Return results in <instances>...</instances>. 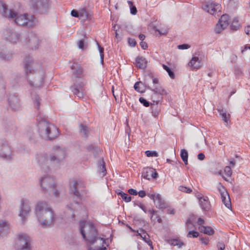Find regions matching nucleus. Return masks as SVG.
<instances>
[{
	"label": "nucleus",
	"instance_id": "obj_8",
	"mask_svg": "<svg viewBox=\"0 0 250 250\" xmlns=\"http://www.w3.org/2000/svg\"><path fill=\"white\" fill-rule=\"evenodd\" d=\"M70 191L74 195V200L76 204H79L83 195L86 193L84 190V185L81 181H74L70 185Z\"/></svg>",
	"mask_w": 250,
	"mask_h": 250
},
{
	"label": "nucleus",
	"instance_id": "obj_24",
	"mask_svg": "<svg viewBox=\"0 0 250 250\" xmlns=\"http://www.w3.org/2000/svg\"><path fill=\"white\" fill-rule=\"evenodd\" d=\"M136 66L140 69H145L146 67L147 61L142 56H138L135 59Z\"/></svg>",
	"mask_w": 250,
	"mask_h": 250
},
{
	"label": "nucleus",
	"instance_id": "obj_50",
	"mask_svg": "<svg viewBox=\"0 0 250 250\" xmlns=\"http://www.w3.org/2000/svg\"><path fill=\"white\" fill-rule=\"evenodd\" d=\"M79 16L80 17H85L87 18L88 14L86 12V10L85 8L83 9L79 13Z\"/></svg>",
	"mask_w": 250,
	"mask_h": 250
},
{
	"label": "nucleus",
	"instance_id": "obj_37",
	"mask_svg": "<svg viewBox=\"0 0 250 250\" xmlns=\"http://www.w3.org/2000/svg\"><path fill=\"white\" fill-rule=\"evenodd\" d=\"M240 23L237 18H235L233 20L231 24L230 25L231 30L235 31L238 30L240 28Z\"/></svg>",
	"mask_w": 250,
	"mask_h": 250
},
{
	"label": "nucleus",
	"instance_id": "obj_47",
	"mask_svg": "<svg viewBox=\"0 0 250 250\" xmlns=\"http://www.w3.org/2000/svg\"><path fill=\"white\" fill-rule=\"evenodd\" d=\"M139 102L145 107H148L149 106V102L143 97H140L139 98Z\"/></svg>",
	"mask_w": 250,
	"mask_h": 250
},
{
	"label": "nucleus",
	"instance_id": "obj_10",
	"mask_svg": "<svg viewBox=\"0 0 250 250\" xmlns=\"http://www.w3.org/2000/svg\"><path fill=\"white\" fill-rule=\"evenodd\" d=\"M31 4L37 13L44 14L49 8V0H31Z\"/></svg>",
	"mask_w": 250,
	"mask_h": 250
},
{
	"label": "nucleus",
	"instance_id": "obj_52",
	"mask_svg": "<svg viewBox=\"0 0 250 250\" xmlns=\"http://www.w3.org/2000/svg\"><path fill=\"white\" fill-rule=\"evenodd\" d=\"M68 243L70 246H74L77 245V242L76 240L74 238H70L68 240Z\"/></svg>",
	"mask_w": 250,
	"mask_h": 250
},
{
	"label": "nucleus",
	"instance_id": "obj_59",
	"mask_svg": "<svg viewBox=\"0 0 250 250\" xmlns=\"http://www.w3.org/2000/svg\"><path fill=\"white\" fill-rule=\"evenodd\" d=\"M71 15L72 16L76 18H78L79 16V13L75 10H72L71 12Z\"/></svg>",
	"mask_w": 250,
	"mask_h": 250
},
{
	"label": "nucleus",
	"instance_id": "obj_63",
	"mask_svg": "<svg viewBox=\"0 0 250 250\" xmlns=\"http://www.w3.org/2000/svg\"><path fill=\"white\" fill-rule=\"evenodd\" d=\"M140 46L143 49H146L147 48V43L143 41L140 42Z\"/></svg>",
	"mask_w": 250,
	"mask_h": 250
},
{
	"label": "nucleus",
	"instance_id": "obj_34",
	"mask_svg": "<svg viewBox=\"0 0 250 250\" xmlns=\"http://www.w3.org/2000/svg\"><path fill=\"white\" fill-rule=\"evenodd\" d=\"M99 171L102 177L104 176L106 174V170L105 166V162L102 159L100 162L99 166Z\"/></svg>",
	"mask_w": 250,
	"mask_h": 250
},
{
	"label": "nucleus",
	"instance_id": "obj_12",
	"mask_svg": "<svg viewBox=\"0 0 250 250\" xmlns=\"http://www.w3.org/2000/svg\"><path fill=\"white\" fill-rule=\"evenodd\" d=\"M3 37L4 39L11 43H16L19 42L21 39V35L14 29L7 28L3 31Z\"/></svg>",
	"mask_w": 250,
	"mask_h": 250
},
{
	"label": "nucleus",
	"instance_id": "obj_38",
	"mask_svg": "<svg viewBox=\"0 0 250 250\" xmlns=\"http://www.w3.org/2000/svg\"><path fill=\"white\" fill-rule=\"evenodd\" d=\"M226 28L227 27L225 26H223V25L219 21H218V23L216 25L214 31L216 33L219 34Z\"/></svg>",
	"mask_w": 250,
	"mask_h": 250
},
{
	"label": "nucleus",
	"instance_id": "obj_7",
	"mask_svg": "<svg viewBox=\"0 0 250 250\" xmlns=\"http://www.w3.org/2000/svg\"><path fill=\"white\" fill-rule=\"evenodd\" d=\"M40 184L42 191L45 192L51 193L56 197L59 194L58 190L55 189L56 186L54 183V179L49 175H45L40 180Z\"/></svg>",
	"mask_w": 250,
	"mask_h": 250
},
{
	"label": "nucleus",
	"instance_id": "obj_51",
	"mask_svg": "<svg viewBox=\"0 0 250 250\" xmlns=\"http://www.w3.org/2000/svg\"><path fill=\"white\" fill-rule=\"evenodd\" d=\"M140 83H142V82H136L134 85V88L136 91H137L138 92L141 93V92H143V91L141 90V89H140V88L139 86V84Z\"/></svg>",
	"mask_w": 250,
	"mask_h": 250
},
{
	"label": "nucleus",
	"instance_id": "obj_22",
	"mask_svg": "<svg viewBox=\"0 0 250 250\" xmlns=\"http://www.w3.org/2000/svg\"><path fill=\"white\" fill-rule=\"evenodd\" d=\"M188 65L192 70H197L201 68V61L197 57H193L188 63Z\"/></svg>",
	"mask_w": 250,
	"mask_h": 250
},
{
	"label": "nucleus",
	"instance_id": "obj_56",
	"mask_svg": "<svg viewBox=\"0 0 250 250\" xmlns=\"http://www.w3.org/2000/svg\"><path fill=\"white\" fill-rule=\"evenodd\" d=\"M217 247L219 250H224L225 248V245L223 242H219L217 244Z\"/></svg>",
	"mask_w": 250,
	"mask_h": 250
},
{
	"label": "nucleus",
	"instance_id": "obj_26",
	"mask_svg": "<svg viewBox=\"0 0 250 250\" xmlns=\"http://www.w3.org/2000/svg\"><path fill=\"white\" fill-rule=\"evenodd\" d=\"M218 111L226 125H228L229 123L230 122V114H227L226 110L224 109H218Z\"/></svg>",
	"mask_w": 250,
	"mask_h": 250
},
{
	"label": "nucleus",
	"instance_id": "obj_48",
	"mask_svg": "<svg viewBox=\"0 0 250 250\" xmlns=\"http://www.w3.org/2000/svg\"><path fill=\"white\" fill-rule=\"evenodd\" d=\"M224 172L228 176H230L232 174L231 169L229 166H227L225 167Z\"/></svg>",
	"mask_w": 250,
	"mask_h": 250
},
{
	"label": "nucleus",
	"instance_id": "obj_2",
	"mask_svg": "<svg viewBox=\"0 0 250 250\" xmlns=\"http://www.w3.org/2000/svg\"><path fill=\"white\" fill-rule=\"evenodd\" d=\"M23 68L29 84L36 87L42 85L45 72L41 64L28 56L24 61Z\"/></svg>",
	"mask_w": 250,
	"mask_h": 250
},
{
	"label": "nucleus",
	"instance_id": "obj_18",
	"mask_svg": "<svg viewBox=\"0 0 250 250\" xmlns=\"http://www.w3.org/2000/svg\"><path fill=\"white\" fill-rule=\"evenodd\" d=\"M26 36L28 38V40L26 42L29 47L32 49H37L39 42L38 37L32 33H28Z\"/></svg>",
	"mask_w": 250,
	"mask_h": 250
},
{
	"label": "nucleus",
	"instance_id": "obj_53",
	"mask_svg": "<svg viewBox=\"0 0 250 250\" xmlns=\"http://www.w3.org/2000/svg\"><path fill=\"white\" fill-rule=\"evenodd\" d=\"M97 44L100 54V57H103V56H104V48L100 46L98 42H97Z\"/></svg>",
	"mask_w": 250,
	"mask_h": 250
},
{
	"label": "nucleus",
	"instance_id": "obj_6",
	"mask_svg": "<svg viewBox=\"0 0 250 250\" xmlns=\"http://www.w3.org/2000/svg\"><path fill=\"white\" fill-rule=\"evenodd\" d=\"M80 232L83 239L90 245H93L98 239L97 230L94 225L84 220L79 223Z\"/></svg>",
	"mask_w": 250,
	"mask_h": 250
},
{
	"label": "nucleus",
	"instance_id": "obj_43",
	"mask_svg": "<svg viewBox=\"0 0 250 250\" xmlns=\"http://www.w3.org/2000/svg\"><path fill=\"white\" fill-rule=\"evenodd\" d=\"M145 154L147 157H158V153L156 151L147 150L145 152Z\"/></svg>",
	"mask_w": 250,
	"mask_h": 250
},
{
	"label": "nucleus",
	"instance_id": "obj_30",
	"mask_svg": "<svg viewBox=\"0 0 250 250\" xmlns=\"http://www.w3.org/2000/svg\"><path fill=\"white\" fill-rule=\"evenodd\" d=\"M79 133L83 137L87 138L89 133L88 127L86 125L80 124L79 126Z\"/></svg>",
	"mask_w": 250,
	"mask_h": 250
},
{
	"label": "nucleus",
	"instance_id": "obj_39",
	"mask_svg": "<svg viewBox=\"0 0 250 250\" xmlns=\"http://www.w3.org/2000/svg\"><path fill=\"white\" fill-rule=\"evenodd\" d=\"M122 199L126 202H129L131 200V197L129 196L127 194L124 193L123 191H120L118 193Z\"/></svg>",
	"mask_w": 250,
	"mask_h": 250
},
{
	"label": "nucleus",
	"instance_id": "obj_32",
	"mask_svg": "<svg viewBox=\"0 0 250 250\" xmlns=\"http://www.w3.org/2000/svg\"><path fill=\"white\" fill-rule=\"evenodd\" d=\"M167 243L172 246H177L179 248L185 246V244L179 239H169L167 241Z\"/></svg>",
	"mask_w": 250,
	"mask_h": 250
},
{
	"label": "nucleus",
	"instance_id": "obj_60",
	"mask_svg": "<svg viewBox=\"0 0 250 250\" xmlns=\"http://www.w3.org/2000/svg\"><path fill=\"white\" fill-rule=\"evenodd\" d=\"M128 192L130 194L133 195H136L138 194L137 191L135 189H134L133 188H130L128 189Z\"/></svg>",
	"mask_w": 250,
	"mask_h": 250
},
{
	"label": "nucleus",
	"instance_id": "obj_19",
	"mask_svg": "<svg viewBox=\"0 0 250 250\" xmlns=\"http://www.w3.org/2000/svg\"><path fill=\"white\" fill-rule=\"evenodd\" d=\"M158 174L155 170L151 167H146L143 169L142 177L147 180L151 178H156Z\"/></svg>",
	"mask_w": 250,
	"mask_h": 250
},
{
	"label": "nucleus",
	"instance_id": "obj_13",
	"mask_svg": "<svg viewBox=\"0 0 250 250\" xmlns=\"http://www.w3.org/2000/svg\"><path fill=\"white\" fill-rule=\"evenodd\" d=\"M202 9L205 11L212 15L215 16L221 11V6L216 2H208L202 6Z\"/></svg>",
	"mask_w": 250,
	"mask_h": 250
},
{
	"label": "nucleus",
	"instance_id": "obj_41",
	"mask_svg": "<svg viewBox=\"0 0 250 250\" xmlns=\"http://www.w3.org/2000/svg\"><path fill=\"white\" fill-rule=\"evenodd\" d=\"M33 100L34 103V107L37 109H39L40 104V99L37 95H35L33 97Z\"/></svg>",
	"mask_w": 250,
	"mask_h": 250
},
{
	"label": "nucleus",
	"instance_id": "obj_9",
	"mask_svg": "<svg viewBox=\"0 0 250 250\" xmlns=\"http://www.w3.org/2000/svg\"><path fill=\"white\" fill-rule=\"evenodd\" d=\"M15 247L17 250H32L30 237L25 233L19 234Z\"/></svg>",
	"mask_w": 250,
	"mask_h": 250
},
{
	"label": "nucleus",
	"instance_id": "obj_25",
	"mask_svg": "<svg viewBox=\"0 0 250 250\" xmlns=\"http://www.w3.org/2000/svg\"><path fill=\"white\" fill-rule=\"evenodd\" d=\"M71 69L73 74L76 76V77L81 75L83 73L82 67L78 63H73L71 66Z\"/></svg>",
	"mask_w": 250,
	"mask_h": 250
},
{
	"label": "nucleus",
	"instance_id": "obj_49",
	"mask_svg": "<svg viewBox=\"0 0 250 250\" xmlns=\"http://www.w3.org/2000/svg\"><path fill=\"white\" fill-rule=\"evenodd\" d=\"M206 229H206L205 234H208L209 235H211L214 233V230L211 227H207Z\"/></svg>",
	"mask_w": 250,
	"mask_h": 250
},
{
	"label": "nucleus",
	"instance_id": "obj_17",
	"mask_svg": "<svg viewBox=\"0 0 250 250\" xmlns=\"http://www.w3.org/2000/svg\"><path fill=\"white\" fill-rule=\"evenodd\" d=\"M8 104L15 111L19 110L21 108V101L17 94H10L8 98Z\"/></svg>",
	"mask_w": 250,
	"mask_h": 250
},
{
	"label": "nucleus",
	"instance_id": "obj_54",
	"mask_svg": "<svg viewBox=\"0 0 250 250\" xmlns=\"http://www.w3.org/2000/svg\"><path fill=\"white\" fill-rule=\"evenodd\" d=\"M128 42L129 44L132 47H134L136 44V42L134 39L128 38Z\"/></svg>",
	"mask_w": 250,
	"mask_h": 250
},
{
	"label": "nucleus",
	"instance_id": "obj_1",
	"mask_svg": "<svg viewBox=\"0 0 250 250\" xmlns=\"http://www.w3.org/2000/svg\"><path fill=\"white\" fill-rule=\"evenodd\" d=\"M66 151L59 147L55 146L49 153H41L36 156V161L44 172L51 169H56L64 164Z\"/></svg>",
	"mask_w": 250,
	"mask_h": 250
},
{
	"label": "nucleus",
	"instance_id": "obj_28",
	"mask_svg": "<svg viewBox=\"0 0 250 250\" xmlns=\"http://www.w3.org/2000/svg\"><path fill=\"white\" fill-rule=\"evenodd\" d=\"M5 130L8 133L11 135H14L16 134L17 127L16 125L12 123H8L6 125L5 127Z\"/></svg>",
	"mask_w": 250,
	"mask_h": 250
},
{
	"label": "nucleus",
	"instance_id": "obj_11",
	"mask_svg": "<svg viewBox=\"0 0 250 250\" xmlns=\"http://www.w3.org/2000/svg\"><path fill=\"white\" fill-rule=\"evenodd\" d=\"M19 216L21 218L22 223H24L31 211L30 203L27 199L22 198L21 200L20 205Z\"/></svg>",
	"mask_w": 250,
	"mask_h": 250
},
{
	"label": "nucleus",
	"instance_id": "obj_23",
	"mask_svg": "<svg viewBox=\"0 0 250 250\" xmlns=\"http://www.w3.org/2000/svg\"><path fill=\"white\" fill-rule=\"evenodd\" d=\"M156 207L158 208H165L167 207V204L159 194H156V198L154 202Z\"/></svg>",
	"mask_w": 250,
	"mask_h": 250
},
{
	"label": "nucleus",
	"instance_id": "obj_4",
	"mask_svg": "<svg viewBox=\"0 0 250 250\" xmlns=\"http://www.w3.org/2000/svg\"><path fill=\"white\" fill-rule=\"evenodd\" d=\"M35 213L40 224L44 228L52 227L56 216L52 208L45 201H39L35 206Z\"/></svg>",
	"mask_w": 250,
	"mask_h": 250
},
{
	"label": "nucleus",
	"instance_id": "obj_58",
	"mask_svg": "<svg viewBox=\"0 0 250 250\" xmlns=\"http://www.w3.org/2000/svg\"><path fill=\"white\" fill-rule=\"evenodd\" d=\"M200 240L202 243L206 245H208V243L209 240L208 238L200 237Z\"/></svg>",
	"mask_w": 250,
	"mask_h": 250
},
{
	"label": "nucleus",
	"instance_id": "obj_14",
	"mask_svg": "<svg viewBox=\"0 0 250 250\" xmlns=\"http://www.w3.org/2000/svg\"><path fill=\"white\" fill-rule=\"evenodd\" d=\"M13 56V51L8 49L4 43L0 42V60L8 62L12 60Z\"/></svg>",
	"mask_w": 250,
	"mask_h": 250
},
{
	"label": "nucleus",
	"instance_id": "obj_57",
	"mask_svg": "<svg viewBox=\"0 0 250 250\" xmlns=\"http://www.w3.org/2000/svg\"><path fill=\"white\" fill-rule=\"evenodd\" d=\"M186 225L187 229H192V226L193 225H192L191 221L189 219L187 220Z\"/></svg>",
	"mask_w": 250,
	"mask_h": 250
},
{
	"label": "nucleus",
	"instance_id": "obj_31",
	"mask_svg": "<svg viewBox=\"0 0 250 250\" xmlns=\"http://www.w3.org/2000/svg\"><path fill=\"white\" fill-rule=\"evenodd\" d=\"M74 208L73 204L70 203L69 205L66 206V208L68 210V211L69 213L67 212V217L68 218H71L73 220L75 218V214H74Z\"/></svg>",
	"mask_w": 250,
	"mask_h": 250
},
{
	"label": "nucleus",
	"instance_id": "obj_29",
	"mask_svg": "<svg viewBox=\"0 0 250 250\" xmlns=\"http://www.w3.org/2000/svg\"><path fill=\"white\" fill-rule=\"evenodd\" d=\"M10 228V224L5 220L0 219V235Z\"/></svg>",
	"mask_w": 250,
	"mask_h": 250
},
{
	"label": "nucleus",
	"instance_id": "obj_35",
	"mask_svg": "<svg viewBox=\"0 0 250 250\" xmlns=\"http://www.w3.org/2000/svg\"><path fill=\"white\" fill-rule=\"evenodd\" d=\"M78 47L82 50L86 49L87 46V38L84 36L83 39H81L78 42Z\"/></svg>",
	"mask_w": 250,
	"mask_h": 250
},
{
	"label": "nucleus",
	"instance_id": "obj_45",
	"mask_svg": "<svg viewBox=\"0 0 250 250\" xmlns=\"http://www.w3.org/2000/svg\"><path fill=\"white\" fill-rule=\"evenodd\" d=\"M179 190L186 193H190L192 191V189L190 188L182 186L179 187Z\"/></svg>",
	"mask_w": 250,
	"mask_h": 250
},
{
	"label": "nucleus",
	"instance_id": "obj_33",
	"mask_svg": "<svg viewBox=\"0 0 250 250\" xmlns=\"http://www.w3.org/2000/svg\"><path fill=\"white\" fill-rule=\"evenodd\" d=\"M218 21L223 25V26H224L227 27L230 23L229 16L227 14L223 15Z\"/></svg>",
	"mask_w": 250,
	"mask_h": 250
},
{
	"label": "nucleus",
	"instance_id": "obj_16",
	"mask_svg": "<svg viewBox=\"0 0 250 250\" xmlns=\"http://www.w3.org/2000/svg\"><path fill=\"white\" fill-rule=\"evenodd\" d=\"M147 88L153 92L152 95V98L154 100L156 99L157 103H158L163 98L162 96L167 94L166 90L160 85H156L154 88H151L150 86H146Z\"/></svg>",
	"mask_w": 250,
	"mask_h": 250
},
{
	"label": "nucleus",
	"instance_id": "obj_36",
	"mask_svg": "<svg viewBox=\"0 0 250 250\" xmlns=\"http://www.w3.org/2000/svg\"><path fill=\"white\" fill-rule=\"evenodd\" d=\"M153 102H155L156 104H151V108L152 109V114L153 116L155 117H157L158 114H159V110L158 109V104L155 100H153Z\"/></svg>",
	"mask_w": 250,
	"mask_h": 250
},
{
	"label": "nucleus",
	"instance_id": "obj_61",
	"mask_svg": "<svg viewBox=\"0 0 250 250\" xmlns=\"http://www.w3.org/2000/svg\"><path fill=\"white\" fill-rule=\"evenodd\" d=\"M148 212L150 214V217L151 219H152L153 217V216L157 212V211L155 210L154 209H149L148 210Z\"/></svg>",
	"mask_w": 250,
	"mask_h": 250
},
{
	"label": "nucleus",
	"instance_id": "obj_40",
	"mask_svg": "<svg viewBox=\"0 0 250 250\" xmlns=\"http://www.w3.org/2000/svg\"><path fill=\"white\" fill-rule=\"evenodd\" d=\"M162 66L163 68L168 73L169 77L172 79H174L175 77V75L174 72L171 70V69L167 65L164 64L162 65Z\"/></svg>",
	"mask_w": 250,
	"mask_h": 250
},
{
	"label": "nucleus",
	"instance_id": "obj_44",
	"mask_svg": "<svg viewBox=\"0 0 250 250\" xmlns=\"http://www.w3.org/2000/svg\"><path fill=\"white\" fill-rule=\"evenodd\" d=\"M180 156L182 160L184 159L185 160L186 159H188V152L187 150L185 149H182L181 150Z\"/></svg>",
	"mask_w": 250,
	"mask_h": 250
},
{
	"label": "nucleus",
	"instance_id": "obj_27",
	"mask_svg": "<svg viewBox=\"0 0 250 250\" xmlns=\"http://www.w3.org/2000/svg\"><path fill=\"white\" fill-rule=\"evenodd\" d=\"M221 195L222 202L227 208H229L231 207V203L228 192L227 191L221 192Z\"/></svg>",
	"mask_w": 250,
	"mask_h": 250
},
{
	"label": "nucleus",
	"instance_id": "obj_15",
	"mask_svg": "<svg viewBox=\"0 0 250 250\" xmlns=\"http://www.w3.org/2000/svg\"><path fill=\"white\" fill-rule=\"evenodd\" d=\"M12 151L8 144L4 141H0V157L7 159H11Z\"/></svg>",
	"mask_w": 250,
	"mask_h": 250
},
{
	"label": "nucleus",
	"instance_id": "obj_20",
	"mask_svg": "<svg viewBox=\"0 0 250 250\" xmlns=\"http://www.w3.org/2000/svg\"><path fill=\"white\" fill-rule=\"evenodd\" d=\"M196 197L199 200L200 206L202 210L204 211H208L211 208V205L209 201H208V197L202 196L199 194L197 195Z\"/></svg>",
	"mask_w": 250,
	"mask_h": 250
},
{
	"label": "nucleus",
	"instance_id": "obj_42",
	"mask_svg": "<svg viewBox=\"0 0 250 250\" xmlns=\"http://www.w3.org/2000/svg\"><path fill=\"white\" fill-rule=\"evenodd\" d=\"M128 3L129 5L130 13L132 15L136 14L137 12V10L136 7L134 5H133L132 2L131 1H128Z\"/></svg>",
	"mask_w": 250,
	"mask_h": 250
},
{
	"label": "nucleus",
	"instance_id": "obj_46",
	"mask_svg": "<svg viewBox=\"0 0 250 250\" xmlns=\"http://www.w3.org/2000/svg\"><path fill=\"white\" fill-rule=\"evenodd\" d=\"M199 233L197 231L193 230L189 231L187 234V237H191V235H192V237L196 238L199 236Z\"/></svg>",
	"mask_w": 250,
	"mask_h": 250
},
{
	"label": "nucleus",
	"instance_id": "obj_3",
	"mask_svg": "<svg viewBox=\"0 0 250 250\" xmlns=\"http://www.w3.org/2000/svg\"><path fill=\"white\" fill-rule=\"evenodd\" d=\"M0 14L9 20H13L15 23L19 26L32 27L36 26L38 23V21L34 15L28 14L18 15L16 11L8 9L7 4L1 0H0Z\"/></svg>",
	"mask_w": 250,
	"mask_h": 250
},
{
	"label": "nucleus",
	"instance_id": "obj_21",
	"mask_svg": "<svg viewBox=\"0 0 250 250\" xmlns=\"http://www.w3.org/2000/svg\"><path fill=\"white\" fill-rule=\"evenodd\" d=\"M82 85H84V83L79 80V82L74 83V85L71 87L72 92L74 94L77 96L79 98H81L83 96Z\"/></svg>",
	"mask_w": 250,
	"mask_h": 250
},
{
	"label": "nucleus",
	"instance_id": "obj_62",
	"mask_svg": "<svg viewBox=\"0 0 250 250\" xmlns=\"http://www.w3.org/2000/svg\"><path fill=\"white\" fill-rule=\"evenodd\" d=\"M197 158L199 160L202 161L205 159V156L203 153H200L198 154Z\"/></svg>",
	"mask_w": 250,
	"mask_h": 250
},
{
	"label": "nucleus",
	"instance_id": "obj_64",
	"mask_svg": "<svg viewBox=\"0 0 250 250\" xmlns=\"http://www.w3.org/2000/svg\"><path fill=\"white\" fill-rule=\"evenodd\" d=\"M246 34L250 36V25L247 26L245 29Z\"/></svg>",
	"mask_w": 250,
	"mask_h": 250
},
{
	"label": "nucleus",
	"instance_id": "obj_5",
	"mask_svg": "<svg viewBox=\"0 0 250 250\" xmlns=\"http://www.w3.org/2000/svg\"><path fill=\"white\" fill-rule=\"evenodd\" d=\"M38 131L40 136L46 140H53L58 137L59 132L58 128L53 124L48 122L44 118H37Z\"/></svg>",
	"mask_w": 250,
	"mask_h": 250
},
{
	"label": "nucleus",
	"instance_id": "obj_55",
	"mask_svg": "<svg viewBox=\"0 0 250 250\" xmlns=\"http://www.w3.org/2000/svg\"><path fill=\"white\" fill-rule=\"evenodd\" d=\"M190 47V46L188 44H183L177 46L179 49H187Z\"/></svg>",
	"mask_w": 250,
	"mask_h": 250
}]
</instances>
